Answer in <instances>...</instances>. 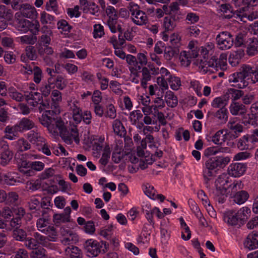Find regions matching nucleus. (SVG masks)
I'll return each mask as SVG.
<instances>
[{
	"mask_svg": "<svg viewBox=\"0 0 258 258\" xmlns=\"http://www.w3.org/2000/svg\"><path fill=\"white\" fill-rule=\"evenodd\" d=\"M58 110H46L40 118L41 123L47 127L49 133L53 136H58L66 128L64 122L60 118L54 116Z\"/></svg>",
	"mask_w": 258,
	"mask_h": 258,
	"instance_id": "nucleus-1",
	"label": "nucleus"
},
{
	"mask_svg": "<svg viewBox=\"0 0 258 258\" xmlns=\"http://www.w3.org/2000/svg\"><path fill=\"white\" fill-rule=\"evenodd\" d=\"M230 161L228 157L216 156L208 159L204 164L203 175L206 181L214 176L216 169L224 167Z\"/></svg>",
	"mask_w": 258,
	"mask_h": 258,
	"instance_id": "nucleus-2",
	"label": "nucleus"
},
{
	"mask_svg": "<svg viewBox=\"0 0 258 258\" xmlns=\"http://www.w3.org/2000/svg\"><path fill=\"white\" fill-rule=\"evenodd\" d=\"M229 177L227 174L220 175L215 182L216 188L213 193L219 203H223L227 198V189L230 186Z\"/></svg>",
	"mask_w": 258,
	"mask_h": 258,
	"instance_id": "nucleus-3",
	"label": "nucleus"
},
{
	"mask_svg": "<svg viewBox=\"0 0 258 258\" xmlns=\"http://www.w3.org/2000/svg\"><path fill=\"white\" fill-rule=\"evenodd\" d=\"M127 8L131 13V19L137 25H146L148 22V18L146 13L140 10L139 6L134 3H129Z\"/></svg>",
	"mask_w": 258,
	"mask_h": 258,
	"instance_id": "nucleus-4",
	"label": "nucleus"
},
{
	"mask_svg": "<svg viewBox=\"0 0 258 258\" xmlns=\"http://www.w3.org/2000/svg\"><path fill=\"white\" fill-rule=\"evenodd\" d=\"M216 39L219 48L221 50L230 48L234 43L232 35L227 31L220 33Z\"/></svg>",
	"mask_w": 258,
	"mask_h": 258,
	"instance_id": "nucleus-5",
	"label": "nucleus"
},
{
	"mask_svg": "<svg viewBox=\"0 0 258 258\" xmlns=\"http://www.w3.org/2000/svg\"><path fill=\"white\" fill-rule=\"evenodd\" d=\"M60 234L62 237L61 243L64 245H71L79 241L78 235L71 229L63 226L60 229Z\"/></svg>",
	"mask_w": 258,
	"mask_h": 258,
	"instance_id": "nucleus-6",
	"label": "nucleus"
},
{
	"mask_svg": "<svg viewBox=\"0 0 258 258\" xmlns=\"http://www.w3.org/2000/svg\"><path fill=\"white\" fill-rule=\"evenodd\" d=\"M20 12L15 14V18L22 17L33 19L37 17L38 13L35 8L32 5L25 3L20 5Z\"/></svg>",
	"mask_w": 258,
	"mask_h": 258,
	"instance_id": "nucleus-7",
	"label": "nucleus"
},
{
	"mask_svg": "<svg viewBox=\"0 0 258 258\" xmlns=\"http://www.w3.org/2000/svg\"><path fill=\"white\" fill-rule=\"evenodd\" d=\"M60 136L64 142L68 144H72L73 141H75L77 144H79L80 142L78 129L75 126L72 127L69 130L66 128Z\"/></svg>",
	"mask_w": 258,
	"mask_h": 258,
	"instance_id": "nucleus-8",
	"label": "nucleus"
},
{
	"mask_svg": "<svg viewBox=\"0 0 258 258\" xmlns=\"http://www.w3.org/2000/svg\"><path fill=\"white\" fill-rule=\"evenodd\" d=\"M240 71L247 81L250 80L252 83L258 82V68L256 67L243 64Z\"/></svg>",
	"mask_w": 258,
	"mask_h": 258,
	"instance_id": "nucleus-9",
	"label": "nucleus"
},
{
	"mask_svg": "<svg viewBox=\"0 0 258 258\" xmlns=\"http://www.w3.org/2000/svg\"><path fill=\"white\" fill-rule=\"evenodd\" d=\"M84 246L88 255L90 257H95L98 255L102 248V245L99 242L92 239L87 240Z\"/></svg>",
	"mask_w": 258,
	"mask_h": 258,
	"instance_id": "nucleus-10",
	"label": "nucleus"
},
{
	"mask_svg": "<svg viewBox=\"0 0 258 258\" xmlns=\"http://www.w3.org/2000/svg\"><path fill=\"white\" fill-rule=\"evenodd\" d=\"M228 128L230 130L229 136L231 138L234 139L238 138L240 134L243 132V126L240 123L237 122L236 121L230 119L227 124Z\"/></svg>",
	"mask_w": 258,
	"mask_h": 258,
	"instance_id": "nucleus-11",
	"label": "nucleus"
},
{
	"mask_svg": "<svg viewBox=\"0 0 258 258\" xmlns=\"http://www.w3.org/2000/svg\"><path fill=\"white\" fill-rule=\"evenodd\" d=\"M229 81L236 83V86L239 88H244L248 86V82L244 75L240 72H237L230 75L229 77Z\"/></svg>",
	"mask_w": 258,
	"mask_h": 258,
	"instance_id": "nucleus-12",
	"label": "nucleus"
},
{
	"mask_svg": "<svg viewBox=\"0 0 258 258\" xmlns=\"http://www.w3.org/2000/svg\"><path fill=\"white\" fill-rule=\"evenodd\" d=\"M246 165L242 163L231 164L228 167L229 175L237 177L242 175L246 171Z\"/></svg>",
	"mask_w": 258,
	"mask_h": 258,
	"instance_id": "nucleus-13",
	"label": "nucleus"
},
{
	"mask_svg": "<svg viewBox=\"0 0 258 258\" xmlns=\"http://www.w3.org/2000/svg\"><path fill=\"white\" fill-rule=\"evenodd\" d=\"M246 53L249 56H254L258 53V40L254 37H250L245 43Z\"/></svg>",
	"mask_w": 258,
	"mask_h": 258,
	"instance_id": "nucleus-14",
	"label": "nucleus"
},
{
	"mask_svg": "<svg viewBox=\"0 0 258 258\" xmlns=\"http://www.w3.org/2000/svg\"><path fill=\"white\" fill-rule=\"evenodd\" d=\"M254 145L249 135H246L240 138L237 143V146L240 150H251L254 148Z\"/></svg>",
	"mask_w": 258,
	"mask_h": 258,
	"instance_id": "nucleus-15",
	"label": "nucleus"
},
{
	"mask_svg": "<svg viewBox=\"0 0 258 258\" xmlns=\"http://www.w3.org/2000/svg\"><path fill=\"white\" fill-rule=\"evenodd\" d=\"M0 145L3 146L4 151L0 154V164L5 166L9 163L12 159L13 154L9 148L8 146L4 141H0Z\"/></svg>",
	"mask_w": 258,
	"mask_h": 258,
	"instance_id": "nucleus-16",
	"label": "nucleus"
},
{
	"mask_svg": "<svg viewBox=\"0 0 258 258\" xmlns=\"http://www.w3.org/2000/svg\"><path fill=\"white\" fill-rule=\"evenodd\" d=\"M244 245L249 250L258 248V232L252 231L247 236Z\"/></svg>",
	"mask_w": 258,
	"mask_h": 258,
	"instance_id": "nucleus-17",
	"label": "nucleus"
},
{
	"mask_svg": "<svg viewBox=\"0 0 258 258\" xmlns=\"http://www.w3.org/2000/svg\"><path fill=\"white\" fill-rule=\"evenodd\" d=\"M229 111L233 115H243L246 113L247 108L241 103L232 101L229 106Z\"/></svg>",
	"mask_w": 258,
	"mask_h": 258,
	"instance_id": "nucleus-18",
	"label": "nucleus"
},
{
	"mask_svg": "<svg viewBox=\"0 0 258 258\" xmlns=\"http://www.w3.org/2000/svg\"><path fill=\"white\" fill-rule=\"evenodd\" d=\"M4 132L5 133V138L6 139L13 140L19 137V133H21V131L18 124L16 123L13 126H7L5 128Z\"/></svg>",
	"mask_w": 258,
	"mask_h": 258,
	"instance_id": "nucleus-19",
	"label": "nucleus"
},
{
	"mask_svg": "<svg viewBox=\"0 0 258 258\" xmlns=\"http://www.w3.org/2000/svg\"><path fill=\"white\" fill-rule=\"evenodd\" d=\"M37 58V54L35 47L29 45L25 50V52L22 54L21 60L23 62H27L29 60H35Z\"/></svg>",
	"mask_w": 258,
	"mask_h": 258,
	"instance_id": "nucleus-20",
	"label": "nucleus"
},
{
	"mask_svg": "<svg viewBox=\"0 0 258 258\" xmlns=\"http://www.w3.org/2000/svg\"><path fill=\"white\" fill-rule=\"evenodd\" d=\"M223 220L225 223L231 226L237 225L239 222L235 211L233 210L225 212L223 215Z\"/></svg>",
	"mask_w": 258,
	"mask_h": 258,
	"instance_id": "nucleus-21",
	"label": "nucleus"
},
{
	"mask_svg": "<svg viewBox=\"0 0 258 258\" xmlns=\"http://www.w3.org/2000/svg\"><path fill=\"white\" fill-rule=\"evenodd\" d=\"M27 139L30 142L36 145H39L44 142V138L37 130H32L27 134Z\"/></svg>",
	"mask_w": 258,
	"mask_h": 258,
	"instance_id": "nucleus-22",
	"label": "nucleus"
},
{
	"mask_svg": "<svg viewBox=\"0 0 258 258\" xmlns=\"http://www.w3.org/2000/svg\"><path fill=\"white\" fill-rule=\"evenodd\" d=\"M227 136H229L228 131L225 130H221L217 131L212 137V141L216 144H222L225 142L227 139Z\"/></svg>",
	"mask_w": 258,
	"mask_h": 258,
	"instance_id": "nucleus-23",
	"label": "nucleus"
},
{
	"mask_svg": "<svg viewBox=\"0 0 258 258\" xmlns=\"http://www.w3.org/2000/svg\"><path fill=\"white\" fill-rule=\"evenodd\" d=\"M26 99L31 106L36 107L42 99V96L39 92L32 91L26 96Z\"/></svg>",
	"mask_w": 258,
	"mask_h": 258,
	"instance_id": "nucleus-24",
	"label": "nucleus"
},
{
	"mask_svg": "<svg viewBox=\"0 0 258 258\" xmlns=\"http://www.w3.org/2000/svg\"><path fill=\"white\" fill-rule=\"evenodd\" d=\"M141 73H142L140 80L141 86L145 89L147 87L148 82L151 80V72L148 68L144 67L142 69Z\"/></svg>",
	"mask_w": 258,
	"mask_h": 258,
	"instance_id": "nucleus-25",
	"label": "nucleus"
},
{
	"mask_svg": "<svg viewBox=\"0 0 258 258\" xmlns=\"http://www.w3.org/2000/svg\"><path fill=\"white\" fill-rule=\"evenodd\" d=\"M164 100L167 106L169 107H175L178 104L177 96L171 91H168L166 92Z\"/></svg>",
	"mask_w": 258,
	"mask_h": 258,
	"instance_id": "nucleus-26",
	"label": "nucleus"
},
{
	"mask_svg": "<svg viewBox=\"0 0 258 258\" xmlns=\"http://www.w3.org/2000/svg\"><path fill=\"white\" fill-rule=\"evenodd\" d=\"M228 97L225 95L215 98L211 102V106L215 108L221 109L228 104Z\"/></svg>",
	"mask_w": 258,
	"mask_h": 258,
	"instance_id": "nucleus-27",
	"label": "nucleus"
},
{
	"mask_svg": "<svg viewBox=\"0 0 258 258\" xmlns=\"http://www.w3.org/2000/svg\"><path fill=\"white\" fill-rule=\"evenodd\" d=\"M177 25V21L175 18L167 16L165 17L163 20V27L165 31H172Z\"/></svg>",
	"mask_w": 258,
	"mask_h": 258,
	"instance_id": "nucleus-28",
	"label": "nucleus"
},
{
	"mask_svg": "<svg viewBox=\"0 0 258 258\" xmlns=\"http://www.w3.org/2000/svg\"><path fill=\"white\" fill-rule=\"evenodd\" d=\"M21 133L33 128L35 125L34 122L28 118L24 117L17 123Z\"/></svg>",
	"mask_w": 258,
	"mask_h": 258,
	"instance_id": "nucleus-29",
	"label": "nucleus"
},
{
	"mask_svg": "<svg viewBox=\"0 0 258 258\" xmlns=\"http://www.w3.org/2000/svg\"><path fill=\"white\" fill-rule=\"evenodd\" d=\"M65 252L70 258H82L83 257L81 250L77 246L72 245L71 247H67Z\"/></svg>",
	"mask_w": 258,
	"mask_h": 258,
	"instance_id": "nucleus-30",
	"label": "nucleus"
},
{
	"mask_svg": "<svg viewBox=\"0 0 258 258\" xmlns=\"http://www.w3.org/2000/svg\"><path fill=\"white\" fill-rule=\"evenodd\" d=\"M141 67H129L128 69L130 71V80L135 84H138L140 82V71L141 70Z\"/></svg>",
	"mask_w": 258,
	"mask_h": 258,
	"instance_id": "nucleus-31",
	"label": "nucleus"
},
{
	"mask_svg": "<svg viewBox=\"0 0 258 258\" xmlns=\"http://www.w3.org/2000/svg\"><path fill=\"white\" fill-rule=\"evenodd\" d=\"M51 78H49L47 80V82H45L42 83L40 87V91L41 92L42 96L43 95L45 97H47L50 94L51 91L54 86L53 83H51Z\"/></svg>",
	"mask_w": 258,
	"mask_h": 258,
	"instance_id": "nucleus-32",
	"label": "nucleus"
},
{
	"mask_svg": "<svg viewBox=\"0 0 258 258\" xmlns=\"http://www.w3.org/2000/svg\"><path fill=\"white\" fill-rule=\"evenodd\" d=\"M112 128L114 133L119 136H123L126 133V131L119 119L114 120L112 124Z\"/></svg>",
	"mask_w": 258,
	"mask_h": 258,
	"instance_id": "nucleus-33",
	"label": "nucleus"
},
{
	"mask_svg": "<svg viewBox=\"0 0 258 258\" xmlns=\"http://www.w3.org/2000/svg\"><path fill=\"white\" fill-rule=\"evenodd\" d=\"M239 222H244L250 216V210L248 207H244L238 211H235Z\"/></svg>",
	"mask_w": 258,
	"mask_h": 258,
	"instance_id": "nucleus-34",
	"label": "nucleus"
},
{
	"mask_svg": "<svg viewBox=\"0 0 258 258\" xmlns=\"http://www.w3.org/2000/svg\"><path fill=\"white\" fill-rule=\"evenodd\" d=\"M228 110L225 107H223L221 109H219L216 112H215L213 115L214 116L218 119L220 122L225 123L228 117Z\"/></svg>",
	"mask_w": 258,
	"mask_h": 258,
	"instance_id": "nucleus-35",
	"label": "nucleus"
},
{
	"mask_svg": "<svg viewBox=\"0 0 258 258\" xmlns=\"http://www.w3.org/2000/svg\"><path fill=\"white\" fill-rule=\"evenodd\" d=\"M243 94V92L239 90L234 88L228 89L225 95L228 97V101L229 98H231L233 101H235L239 99Z\"/></svg>",
	"mask_w": 258,
	"mask_h": 258,
	"instance_id": "nucleus-36",
	"label": "nucleus"
},
{
	"mask_svg": "<svg viewBox=\"0 0 258 258\" xmlns=\"http://www.w3.org/2000/svg\"><path fill=\"white\" fill-rule=\"evenodd\" d=\"M13 145L18 150L21 152L28 150L31 148L30 144L24 138L19 139L17 141L14 142Z\"/></svg>",
	"mask_w": 258,
	"mask_h": 258,
	"instance_id": "nucleus-37",
	"label": "nucleus"
},
{
	"mask_svg": "<svg viewBox=\"0 0 258 258\" xmlns=\"http://www.w3.org/2000/svg\"><path fill=\"white\" fill-rule=\"evenodd\" d=\"M249 198V194L245 190L237 192L233 197L235 203L240 205L244 203Z\"/></svg>",
	"mask_w": 258,
	"mask_h": 258,
	"instance_id": "nucleus-38",
	"label": "nucleus"
},
{
	"mask_svg": "<svg viewBox=\"0 0 258 258\" xmlns=\"http://www.w3.org/2000/svg\"><path fill=\"white\" fill-rule=\"evenodd\" d=\"M248 6L242 7L234 11L233 14L235 17L238 18L239 20L244 23L247 22V15L248 13Z\"/></svg>",
	"mask_w": 258,
	"mask_h": 258,
	"instance_id": "nucleus-39",
	"label": "nucleus"
},
{
	"mask_svg": "<svg viewBox=\"0 0 258 258\" xmlns=\"http://www.w3.org/2000/svg\"><path fill=\"white\" fill-rule=\"evenodd\" d=\"M8 94L11 99L16 101L21 102L24 99V95L13 87L8 89Z\"/></svg>",
	"mask_w": 258,
	"mask_h": 258,
	"instance_id": "nucleus-40",
	"label": "nucleus"
},
{
	"mask_svg": "<svg viewBox=\"0 0 258 258\" xmlns=\"http://www.w3.org/2000/svg\"><path fill=\"white\" fill-rule=\"evenodd\" d=\"M214 48V44L213 43L209 42L206 43L204 46H202L199 48V51L201 55L206 59L208 57V55L213 51Z\"/></svg>",
	"mask_w": 258,
	"mask_h": 258,
	"instance_id": "nucleus-41",
	"label": "nucleus"
},
{
	"mask_svg": "<svg viewBox=\"0 0 258 258\" xmlns=\"http://www.w3.org/2000/svg\"><path fill=\"white\" fill-rule=\"evenodd\" d=\"M6 204L9 205H16L19 203V195L14 191L7 194V197L5 201Z\"/></svg>",
	"mask_w": 258,
	"mask_h": 258,
	"instance_id": "nucleus-42",
	"label": "nucleus"
},
{
	"mask_svg": "<svg viewBox=\"0 0 258 258\" xmlns=\"http://www.w3.org/2000/svg\"><path fill=\"white\" fill-rule=\"evenodd\" d=\"M42 233L47 235V238L50 241H54L57 238V232L53 226L50 225L48 226L47 229H45Z\"/></svg>",
	"mask_w": 258,
	"mask_h": 258,
	"instance_id": "nucleus-43",
	"label": "nucleus"
},
{
	"mask_svg": "<svg viewBox=\"0 0 258 258\" xmlns=\"http://www.w3.org/2000/svg\"><path fill=\"white\" fill-rule=\"evenodd\" d=\"M18 23V29L21 31L27 32L29 30L30 21L22 17L15 18Z\"/></svg>",
	"mask_w": 258,
	"mask_h": 258,
	"instance_id": "nucleus-44",
	"label": "nucleus"
},
{
	"mask_svg": "<svg viewBox=\"0 0 258 258\" xmlns=\"http://www.w3.org/2000/svg\"><path fill=\"white\" fill-rule=\"evenodd\" d=\"M179 53V50L175 47H167L164 50V57L167 60H171Z\"/></svg>",
	"mask_w": 258,
	"mask_h": 258,
	"instance_id": "nucleus-45",
	"label": "nucleus"
},
{
	"mask_svg": "<svg viewBox=\"0 0 258 258\" xmlns=\"http://www.w3.org/2000/svg\"><path fill=\"white\" fill-rule=\"evenodd\" d=\"M117 18L108 19L107 24L108 26L110 31L112 33H115L117 31H121V28L117 23Z\"/></svg>",
	"mask_w": 258,
	"mask_h": 258,
	"instance_id": "nucleus-46",
	"label": "nucleus"
},
{
	"mask_svg": "<svg viewBox=\"0 0 258 258\" xmlns=\"http://www.w3.org/2000/svg\"><path fill=\"white\" fill-rule=\"evenodd\" d=\"M31 258H47L46 250L42 248H35L30 253Z\"/></svg>",
	"mask_w": 258,
	"mask_h": 258,
	"instance_id": "nucleus-47",
	"label": "nucleus"
},
{
	"mask_svg": "<svg viewBox=\"0 0 258 258\" xmlns=\"http://www.w3.org/2000/svg\"><path fill=\"white\" fill-rule=\"evenodd\" d=\"M143 114L139 110L132 111L130 113L129 120L132 125H136L138 121L143 117Z\"/></svg>",
	"mask_w": 258,
	"mask_h": 258,
	"instance_id": "nucleus-48",
	"label": "nucleus"
},
{
	"mask_svg": "<svg viewBox=\"0 0 258 258\" xmlns=\"http://www.w3.org/2000/svg\"><path fill=\"white\" fill-rule=\"evenodd\" d=\"M166 80L168 81L171 88L174 90H178L181 86V81L178 77L175 76H170L167 78Z\"/></svg>",
	"mask_w": 258,
	"mask_h": 258,
	"instance_id": "nucleus-49",
	"label": "nucleus"
},
{
	"mask_svg": "<svg viewBox=\"0 0 258 258\" xmlns=\"http://www.w3.org/2000/svg\"><path fill=\"white\" fill-rule=\"evenodd\" d=\"M51 98L54 103V109L53 110H58V111H59V109H57V104L60 102L62 99L61 92L57 90H53L51 93Z\"/></svg>",
	"mask_w": 258,
	"mask_h": 258,
	"instance_id": "nucleus-50",
	"label": "nucleus"
},
{
	"mask_svg": "<svg viewBox=\"0 0 258 258\" xmlns=\"http://www.w3.org/2000/svg\"><path fill=\"white\" fill-rule=\"evenodd\" d=\"M191 56L189 53L186 51H182L180 52L179 60L181 64L184 67L188 66L191 62Z\"/></svg>",
	"mask_w": 258,
	"mask_h": 258,
	"instance_id": "nucleus-51",
	"label": "nucleus"
},
{
	"mask_svg": "<svg viewBox=\"0 0 258 258\" xmlns=\"http://www.w3.org/2000/svg\"><path fill=\"white\" fill-rule=\"evenodd\" d=\"M49 220L47 218H39L36 222V227L37 229L43 232L45 229H47L48 226H49Z\"/></svg>",
	"mask_w": 258,
	"mask_h": 258,
	"instance_id": "nucleus-52",
	"label": "nucleus"
},
{
	"mask_svg": "<svg viewBox=\"0 0 258 258\" xmlns=\"http://www.w3.org/2000/svg\"><path fill=\"white\" fill-rule=\"evenodd\" d=\"M228 150L227 148H219L212 147L208 148L205 151V155L207 156L215 155L218 153L225 152Z\"/></svg>",
	"mask_w": 258,
	"mask_h": 258,
	"instance_id": "nucleus-53",
	"label": "nucleus"
},
{
	"mask_svg": "<svg viewBox=\"0 0 258 258\" xmlns=\"http://www.w3.org/2000/svg\"><path fill=\"white\" fill-rule=\"evenodd\" d=\"M67 80L61 75H58L54 80L56 87L59 90H63L67 85Z\"/></svg>",
	"mask_w": 258,
	"mask_h": 258,
	"instance_id": "nucleus-54",
	"label": "nucleus"
},
{
	"mask_svg": "<svg viewBox=\"0 0 258 258\" xmlns=\"http://www.w3.org/2000/svg\"><path fill=\"white\" fill-rule=\"evenodd\" d=\"M54 21V17L43 11L40 14V21L43 24H51Z\"/></svg>",
	"mask_w": 258,
	"mask_h": 258,
	"instance_id": "nucleus-55",
	"label": "nucleus"
},
{
	"mask_svg": "<svg viewBox=\"0 0 258 258\" xmlns=\"http://www.w3.org/2000/svg\"><path fill=\"white\" fill-rule=\"evenodd\" d=\"M0 17L11 20L13 18L12 11L4 5H0Z\"/></svg>",
	"mask_w": 258,
	"mask_h": 258,
	"instance_id": "nucleus-56",
	"label": "nucleus"
},
{
	"mask_svg": "<svg viewBox=\"0 0 258 258\" xmlns=\"http://www.w3.org/2000/svg\"><path fill=\"white\" fill-rule=\"evenodd\" d=\"M13 234L14 238L18 241H24L27 237L26 231L22 229H14Z\"/></svg>",
	"mask_w": 258,
	"mask_h": 258,
	"instance_id": "nucleus-57",
	"label": "nucleus"
},
{
	"mask_svg": "<svg viewBox=\"0 0 258 258\" xmlns=\"http://www.w3.org/2000/svg\"><path fill=\"white\" fill-rule=\"evenodd\" d=\"M19 39L20 43L22 44L32 45L37 41V37L32 35H24Z\"/></svg>",
	"mask_w": 258,
	"mask_h": 258,
	"instance_id": "nucleus-58",
	"label": "nucleus"
},
{
	"mask_svg": "<svg viewBox=\"0 0 258 258\" xmlns=\"http://www.w3.org/2000/svg\"><path fill=\"white\" fill-rule=\"evenodd\" d=\"M93 37L95 38H100L104 35V28L100 24H95L93 26Z\"/></svg>",
	"mask_w": 258,
	"mask_h": 258,
	"instance_id": "nucleus-59",
	"label": "nucleus"
},
{
	"mask_svg": "<svg viewBox=\"0 0 258 258\" xmlns=\"http://www.w3.org/2000/svg\"><path fill=\"white\" fill-rule=\"evenodd\" d=\"M248 38H247L245 34L242 33H238L235 37L234 44L237 47L245 46V43H246V40H247Z\"/></svg>",
	"mask_w": 258,
	"mask_h": 258,
	"instance_id": "nucleus-60",
	"label": "nucleus"
},
{
	"mask_svg": "<svg viewBox=\"0 0 258 258\" xmlns=\"http://www.w3.org/2000/svg\"><path fill=\"white\" fill-rule=\"evenodd\" d=\"M105 115L106 117L114 119L116 116V111L114 105L109 104L106 106Z\"/></svg>",
	"mask_w": 258,
	"mask_h": 258,
	"instance_id": "nucleus-61",
	"label": "nucleus"
},
{
	"mask_svg": "<svg viewBox=\"0 0 258 258\" xmlns=\"http://www.w3.org/2000/svg\"><path fill=\"white\" fill-rule=\"evenodd\" d=\"M96 76L100 85L101 89L106 90L108 87L109 80L100 73H97Z\"/></svg>",
	"mask_w": 258,
	"mask_h": 258,
	"instance_id": "nucleus-62",
	"label": "nucleus"
},
{
	"mask_svg": "<svg viewBox=\"0 0 258 258\" xmlns=\"http://www.w3.org/2000/svg\"><path fill=\"white\" fill-rule=\"evenodd\" d=\"M53 220L55 224L71 222V219L68 218L63 213L54 214L53 217Z\"/></svg>",
	"mask_w": 258,
	"mask_h": 258,
	"instance_id": "nucleus-63",
	"label": "nucleus"
},
{
	"mask_svg": "<svg viewBox=\"0 0 258 258\" xmlns=\"http://www.w3.org/2000/svg\"><path fill=\"white\" fill-rule=\"evenodd\" d=\"M123 153L120 148H116L113 151L112 155V161L116 163H119L123 157Z\"/></svg>",
	"mask_w": 258,
	"mask_h": 258,
	"instance_id": "nucleus-64",
	"label": "nucleus"
}]
</instances>
